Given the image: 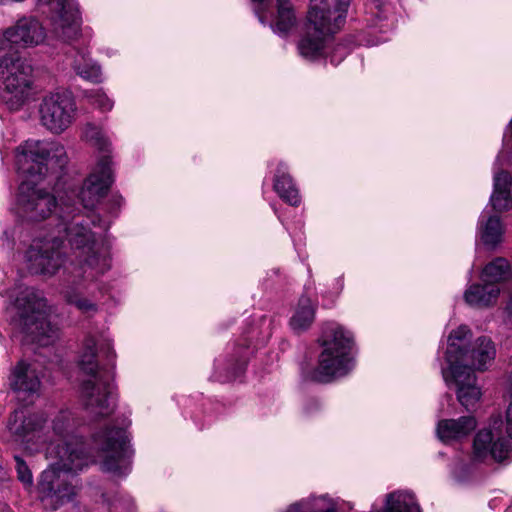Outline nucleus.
I'll use <instances>...</instances> for the list:
<instances>
[{
  "label": "nucleus",
  "instance_id": "obj_27",
  "mask_svg": "<svg viewBox=\"0 0 512 512\" xmlns=\"http://www.w3.org/2000/svg\"><path fill=\"white\" fill-rule=\"evenodd\" d=\"M277 4L276 23L270 26L275 33L286 34L294 26L296 18L288 0H277Z\"/></svg>",
  "mask_w": 512,
  "mask_h": 512
},
{
  "label": "nucleus",
  "instance_id": "obj_32",
  "mask_svg": "<svg viewBox=\"0 0 512 512\" xmlns=\"http://www.w3.org/2000/svg\"><path fill=\"white\" fill-rule=\"evenodd\" d=\"M256 6H255V13L258 16L259 21L262 24H265V17L263 15L264 11L270 6L269 0H251Z\"/></svg>",
  "mask_w": 512,
  "mask_h": 512
},
{
  "label": "nucleus",
  "instance_id": "obj_23",
  "mask_svg": "<svg viewBox=\"0 0 512 512\" xmlns=\"http://www.w3.org/2000/svg\"><path fill=\"white\" fill-rule=\"evenodd\" d=\"M482 282L497 285L512 279V265L506 258L496 257L488 262L480 273Z\"/></svg>",
  "mask_w": 512,
  "mask_h": 512
},
{
  "label": "nucleus",
  "instance_id": "obj_16",
  "mask_svg": "<svg viewBox=\"0 0 512 512\" xmlns=\"http://www.w3.org/2000/svg\"><path fill=\"white\" fill-rule=\"evenodd\" d=\"M501 156L494 163V190L490 197L493 208L497 211H505L512 208L511 184L512 178L506 171L501 170Z\"/></svg>",
  "mask_w": 512,
  "mask_h": 512
},
{
  "label": "nucleus",
  "instance_id": "obj_30",
  "mask_svg": "<svg viewBox=\"0 0 512 512\" xmlns=\"http://www.w3.org/2000/svg\"><path fill=\"white\" fill-rule=\"evenodd\" d=\"M14 459L16 462L15 469L18 480L22 482L24 486L31 488L33 485V475L29 466L20 456L15 455Z\"/></svg>",
  "mask_w": 512,
  "mask_h": 512
},
{
  "label": "nucleus",
  "instance_id": "obj_5",
  "mask_svg": "<svg viewBox=\"0 0 512 512\" xmlns=\"http://www.w3.org/2000/svg\"><path fill=\"white\" fill-rule=\"evenodd\" d=\"M47 458L55 459L45 469L38 480V497L44 507L57 510L70 502L77 494V486L72 483V474L96 462L90 452L72 450L69 446L63 450L56 447L46 448Z\"/></svg>",
  "mask_w": 512,
  "mask_h": 512
},
{
  "label": "nucleus",
  "instance_id": "obj_36",
  "mask_svg": "<svg viewBox=\"0 0 512 512\" xmlns=\"http://www.w3.org/2000/svg\"><path fill=\"white\" fill-rule=\"evenodd\" d=\"M114 201H115V203H116L118 206H120V205H121V203H122V201H123V199H122V197H121V196H117V197H114Z\"/></svg>",
  "mask_w": 512,
  "mask_h": 512
},
{
  "label": "nucleus",
  "instance_id": "obj_6",
  "mask_svg": "<svg viewBox=\"0 0 512 512\" xmlns=\"http://www.w3.org/2000/svg\"><path fill=\"white\" fill-rule=\"evenodd\" d=\"M321 352L311 379L329 383L348 375L355 367L353 334L337 323L323 326L318 338Z\"/></svg>",
  "mask_w": 512,
  "mask_h": 512
},
{
  "label": "nucleus",
  "instance_id": "obj_10",
  "mask_svg": "<svg viewBox=\"0 0 512 512\" xmlns=\"http://www.w3.org/2000/svg\"><path fill=\"white\" fill-rule=\"evenodd\" d=\"M32 68L18 55L0 57V97L10 110H19L29 99Z\"/></svg>",
  "mask_w": 512,
  "mask_h": 512
},
{
  "label": "nucleus",
  "instance_id": "obj_20",
  "mask_svg": "<svg viewBox=\"0 0 512 512\" xmlns=\"http://www.w3.org/2000/svg\"><path fill=\"white\" fill-rule=\"evenodd\" d=\"M71 67L82 79L94 84L103 81L101 67L95 62L85 50L73 49Z\"/></svg>",
  "mask_w": 512,
  "mask_h": 512
},
{
  "label": "nucleus",
  "instance_id": "obj_4",
  "mask_svg": "<svg viewBox=\"0 0 512 512\" xmlns=\"http://www.w3.org/2000/svg\"><path fill=\"white\" fill-rule=\"evenodd\" d=\"M98 346L108 365L114 367L116 354L111 340L105 336H102L100 341L92 336L87 337L78 361L80 371L87 376V379L81 382L80 397L90 414L95 417H107L116 408L117 393L110 372L98 365Z\"/></svg>",
  "mask_w": 512,
  "mask_h": 512
},
{
  "label": "nucleus",
  "instance_id": "obj_14",
  "mask_svg": "<svg viewBox=\"0 0 512 512\" xmlns=\"http://www.w3.org/2000/svg\"><path fill=\"white\" fill-rule=\"evenodd\" d=\"M41 386L37 370L26 360L21 359L10 367L8 387L19 399L28 400L38 397Z\"/></svg>",
  "mask_w": 512,
  "mask_h": 512
},
{
  "label": "nucleus",
  "instance_id": "obj_33",
  "mask_svg": "<svg viewBox=\"0 0 512 512\" xmlns=\"http://www.w3.org/2000/svg\"><path fill=\"white\" fill-rule=\"evenodd\" d=\"M336 52L339 54V57L333 55L331 56L330 59L331 63L334 65H337L344 59V57L348 54V50L344 46L338 45L336 48Z\"/></svg>",
  "mask_w": 512,
  "mask_h": 512
},
{
  "label": "nucleus",
  "instance_id": "obj_25",
  "mask_svg": "<svg viewBox=\"0 0 512 512\" xmlns=\"http://www.w3.org/2000/svg\"><path fill=\"white\" fill-rule=\"evenodd\" d=\"M384 512H421V510L411 492L396 491L386 496Z\"/></svg>",
  "mask_w": 512,
  "mask_h": 512
},
{
  "label": "nucleus",
  "instance_id": "obj_1",
  "mask_svg": "<svg viewBox=\"0 0 512 512\" xmlns=\"http://www.w3.org/2000/svg\"><path fill=\"white\" fill-rule=\"evenodd\" d=\"M16 166L25 179L18 187L16 214L28 222H39L59 209L56 231L33 241L25 253L27 267L33 274L54 275L63 265L66 238L78 259L71 279L64 290L66 301L81 313L98 312L97 292L101 293L98 279L111 267L109 241L102 233L92 231L95 220L80 214L78 205L85 209L79 198L80 189L69 186L59 201L40 187L39 182L51 171L57 174L68 163L66 150L55 141L27 140L16 149Z\"/></svg>",
  "mask_w": 512,
  "mask_h": 512
},
{
  "label": "nucleus",
  "instance_id": "obj_3",
  "mask_svg": "<svg viewBox=\"0 0 512 512\" xmlns=\"http://www.w3.org/2000/svg\"><path fill=\"white\" fill-rule=\"evenodd\" d=\"M80 422L70 410L60 411L52 420L55 439L48 437L47 448L56 447L63 450L90 452L95 458H101V468L116 477H125L131 470L133 451L128 443L125 429L105 427L93 434L92 448L87 449L82 437L76 434Z\"/></svg>",
  "mask_w": 512,
  "mask_h": 512
},
{
  "label": "nucleus",
  "instance_id": "obj_11",
  "mask_svg": "<svg viewBox=\"0 0 512 512\" xmlns=\"http://www.w3.org/2000/svg\"><path fill=\"white\" fill-rule=\"evenodd\" d=\"M42 125L54 134H61L76 119L77 104L70 91H56L45 95L39 106Z\"/></svg>",
  "mask_w": 512,
  "mask_h": 512
},
{
  "label": "nucleus",
  "instance_id": "obj_22",
  "mask_svg": "<svg viewBox=\"0 0 512 512\" xmlns=\"http://www.w3.org/2000/svg\"><path fill=\"white\" fill-rule=\"evenodd\" d=\"M478 229L481 241L486 247L494 249L501 243L504 230L496 215L488 216L486 211L482 212Z\"/></svg>",
  "mask_w": 512,
  "mask_h": 512
},
{
  "label": "nucleus",
  "instance_id": "obj_29",
  "mask_svg": "<svg viewBox=\"0 0 512 512\" xmlns=\"http://www.w3.org/2000/svg\"><path fill=\"white\" fill-rule=\"evenodd\" d=\"M374 4L376 11L372 13L375 18L371 20V25L379 27L380 31L394 28V21L388 17V12L390 11L389 6L382 4L379 0H374Z\"/></svg>",
  "mask_w": 512,
  "mask_h": 512
},
{
  "label": "nucleus",
  "instance_id": "obj_37",
  "mask_svg": "<svg viewBox=\"0 0 512 512\" xmlns=\"http://www.w3.org/2000/svg\"><path fill=\"white\" fill-rule=\"evenodd\" d=\"M446 399H447V401H451L452 400V396L451 395H447Z\"/></svg>",
  "mask_w": 512,
  "mask_h": 512
},
{
  "label": "nucleus",
  "instance_id": "obj_2",
  "mask_svg": "<svg viewBox=\"0 0 512 512\" xmlns=\"http://www.w3.org/2000/svg\"><path fill=\"white\" fill-rule=\"evenodd\" d=\"M471 337V330L465 325L450 333L445 354L447 366L442 368L444 381L456 387L457 399L467 410L474 408L482 396L474 371L488 369L496 357L495 345L489 337H478L468 349Z\"/></svg>",
  "mask_w": 512,
  "mask_h": 512
},
{
  "label": "nucleus",
  "instance_id": "obj_35",
  "mask_svg": "<svg viewBox=\"0 0 512 512\" xmlns=\"http://www.w3.org/2000/svg\"><path fill=\"white\" fill-rule=\"evenodd\" d=\"M6 476V472L4 468L0 465V481L4 480Z\"/></svg>",
  "mask_w": 512,
  "mask_h": 512
},
{
  "label": "nucleus",
  "instance_id": "obj_7",
  "mask_svg": "<svg viewBox=\"0 0 512 512\" xmlns=\"http://www.w3.org/2000/svg\"><path fill=\"white\" fill-rule=\"evenodd\" d=\"M16 315L12 324L28 340L39 346L54 344L60 336V328L50 318L46 299L34 288H24L15 300Z\"/></svg>",
  "mask_w": 512,
  "mask_h": 512
},
{
  "label": "nucleus",
  "instance_id": "obj_38",
  "mask_svg": "<svg viewBox=\"0 0 512 512\" xmlns=\"http://www.w3.org/2000/svg\"><path fill=\"white\" fill-rule=\"evenodd\" d=\"M495 503V500H491L490 505H493Z\"/></svg>",
  "mask_w": 512,
  "mask_h": 512
},
{
  "label": "nucleus",
  "instance_id": "obj_31",
  "mask_svg": "<svg viewBox=\"0 0 512 512\" xmlns=\"http://www.w3.org/2000/svg\"><path fill=\"white\" fill-rule=\"evenodd\" d=\"M472 474V467L469 464H466L462 461L455 463L452 469L453 478L458 483L466 482Z\"/></svg>",
  "mask_w": 512,
  "mask_h": 512
},
{
  "label": "nucleus",
  "instance_id": "obj_18",
  "mask_svg": "<svg viewBox=\"0 0 512 512\" xmlns=\"http://www.w3.org/2000/svg\"><path fill=\"white\" fill-rule=\"evenodd\" d=\"M500 288L491 283H473L464 291L465 303L476 309H487L494 306L500 296Z\"/></svg>",
  "mask_w": 512,
  "mask_h": 512
},
{
  "label": "nucleus",
  "instance_id": "obj_12",
  "mask_svg": "<svg viewBox=\"0 0 512 512\" xmlns=\"http://www.w3.org/2000/svg\"><path fill=\"white\" fill-rule=\"evenodd\" d=\"M47 418L43 413L25 415L21 409L14 410L7 422V429L16 442L30 452H36L48 442L44 433Z\"/></svg>",
  "mask_w": 512,
  "mask_h": 512
},
{
  "label": "nucleus",
  "instance_id": "obj_9",
  "mask_svg": "<svg viewBox=\"0 0 512 512\" xmlns=\"http://www.w3.org/2000/svg\"><path fill=\"white\" fill-rule=\"evenodd\" d=\"M83 134L87 141L103 153L92 172L83 182L79 194V198L85 207H94L104 197L113 183V172L109 155L110 142L103 130L91 123L85 126Z\"/></svg>",
  "mask_w": 512,
  "mask_h": 512
},
{
  "label": "nucleus",
  "instance_id": "obj_17",
  "mask_svg": "<svg viewBox=\"0 0 512 512\" xmlns=\"http://www.w3.org/2000/svg\"><path fill=\"white\" fill-rule=\"evenodd\" d=\"M476 426V419L471 415L458 419H444L438 422L436 433L442 442L449 443L467 437Z\"/></svg>",
  "mask_w": 512,
  "mask_h": 512
},
{
  "label": "nucleus",
  "instance_id": "obj_34",
  "mask_svg": "<svg viewBox=\"0 0 512 512\" xmlns=\"http://www.w3.org/2000/svg\"><path fill=\"white\" fill-rule=\"evenodd\" d=\"M505 310L507 313L512 314V292H511L509 299L505 305Z\"/></svg>",
  "mask_w": 512,
  "mask_h": 512
},
{
  "label": "nucleus",
  "instance_id": "obj_21",
  "mask_svg": "<svg viewBox=\"0 0 512 512\" xmlns=\"http://www.w3.org/2000/svg\"><path fill=\"white\" fill-rule=\"evenodd\" d=\"M273 187L278 196L289 205L298 206L300 204L299 191L287 172V166L283 163H279L277 167Z\"/></svg>",
  "mask_w": 512,
  "mask_h": 512
},
{
  "label": "nucleus",
  "instance_id": "obj_8",
  "mask_svg": "<svg viewBox=\"0 0 512 512\" xmlns=\"http://www.w3.org/2000/svg\"><path fill=\"white\" fill-rule=\"evenodd\" d=\"M331 10L326 0H311L306 33L298 43L299 54L316 60L323 54L326 36L336 33L344 24L351 0H333Z\"/></svg>",
  "mask_w": 512,
  "mask_h": 512
},
{
  "label": "nucleus",
  "instance_id": "obj_19",
  "mask_svg": "<svg viewBox=\"0 0 512 512\" xmlns=\"http://www.w3.org/2000/svg\"><path fill=\"white\" fill-rule=\"evenodd\" d=\"M250 355L249 348H237L231 358L222 361L216 360L214 378L219 382L232 381L245 371Z\"/></svg>",
  "mask_w": 512,
  "mask_h": 512
},
{
  "label": "nucleus",
  "instance_id": "obj_13",
  "mask_svg": "<svg viewBox=\"0 0 512 512\" xmlns=\"http://www.w3.org/2000/svg\"><path fill=\"white\" fill-rule=\"evenodd\" d=\"M46 32L34 17H23L0 36V57L16 54V49L38 46L44 42Z\"/></svg>",
  "mask_w": 512,
  "mask_h": 512
},
{
  "label": "nucleus",
  "instance_id": "obj_15",
  "mask_svg": "<svg viewBox=\"0 0 512 512\" xmlns=\"http://www.w3.org/2000/svg\"><path fill=\"white\" fill-rule=\"evenodd\" d=\"M509 441L498 437L495 439L491 430H480L473 442V459L475 461H485L493 459L496 462H503L509 458Z\"/></svg>",
  "mask_w": 512,
  "mask_h": 512
},
{
  "label": "nucleus",
  "instance_id": "obj_28",
  "mask_svg": "<svg viewBox=\"0 0 512 512\" xmlns=\"http://www.w3.org/2000/svg\"><path fill=\"white\" fill-rule=\"evenodd\" d=\"M83 97L87 102L102 112L111 111L114 101L108 97L103 89H91L83 92Z\"/></svg>",
  "mask_w": 512,
  "mask_h": 512
},
{
  "label": "nucleus",
  "instance_id": "obj_26",
  "mask_svg": "<svg viewBox=\"0 0 512 512\" xmlns=\"http://www.w3.org/2000/svg\"><path fill=\"white\" fill-rule=\"evenodd\" d=\"M285 512H337V508L332 499L320 496L295 502Z\"/></svg>",
  "mask_w": 512,
  "mask_h": 512
},
{
  "label": "nucleus",
  "instance_id": "obj_24",
  "mask_svg": "<svg viewBox=\"0 0 512 512\" xmlns=\"http://www.w3.org/2000/svg\"><path fill=\"white\" fill-rule=\"evenodd\" d=\"M316 306L312 300L302 296L290 319V326L293 331L300 333L307 330L315 319Z\"/></svg>",
  "mask_w": 512,
  "mask_h": 512
}]
</instances>
